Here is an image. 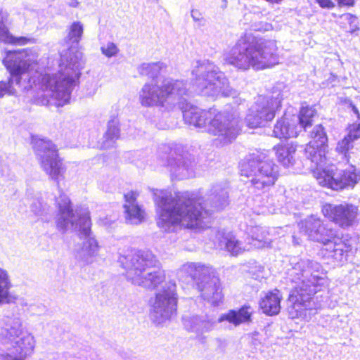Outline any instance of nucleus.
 <instances>
[{"label": "nucleus", "instance_id": "6", "mask_svg": "<svg viewBox=\"0 0 360 360\" xmlns=\"http://www.w3.org/2000/svg\"><path fill=\"white\" fill-rule=\"evenodd\" d=\"M56 201L60 212L58 228L62 231L72 229L84 237L82 246L76 251V259L83 264L94 263L98 255L99 246L95 238L91 236V223L89 210L81 207L74 212L70 200L65 194H60Z\"/></svg>", "mask_w": 360, "mask_h": 360}, {"label": "nucleus", "instance_id": "38", "mask_svg": "<svg viewBox=\"0 0 360 360\" xmlns=\"http://www.w3.org/2000/svg\"><path fill=\"white\" fill-rule=\"evenodd\" d=\"M332 246L333 250L330 257L337 261H342L344 257L345 252H346L345 250V244L340 242L338 243L337 245H333Z\"/></svg>", "mask_w": 360, "mask_h": 360}, {"label": "nucleus", "instance_id": "36", "mask_svg": "<svg viewBox=\"0 0 360 360\" xmlns=\"http://www.w3.org/2000/svg\"><path fill=\"white\" fill-rule=\"evenodd\" d=\"M340 18L342 20L340 23H345L347 22L349 25V30L348 32L353 33L355 30L359 29L357 26V18L356 16L350 13H345L341 15Z\"/></svg>", "mask_w": 360, "mask_h": 360}, {"label": "nucleus", "instance_id": "27", "mask_svg": "<svg viewBox=\"0 0 360 360\" xmlns=\"http://www.w3.org/2000/svg\"><path fill=\"white\" fill-rule=\"evenodd\" d=\"M219 247L224 248L233 256H237L245 251L251 249V244L247 243L243 245L240 241L237 240L235 236L228 234L222 238L219 241Z\"/></svg>", "mask_w": 360, "mask_h": 360}, {"label": "nucleus", "instance_id": "24", "mask_svg": "<svg viewBox=\"0 0 360 360\" xmlns=\"http://www.w3.org/2000/svg\"><path fill=\"white\" fill-rule=\"evenodd\" d=\"M281 299L282 295L278 290L275 289L269 291L261 298L259 302L260 308L264 314L269 316L276 315L281 310Z\"/></svg>", "mask_w": 360, "mask_h": 360}, {"label": "nucleus", "instance_id": "28", "mask_svg": "<svg viewBox=\"0 0 360 360\" xmlns=\"http://www.w3.org/2000/svg\"><path fill=\"white\" fill-rule=\"evenodd\" d=\"M298 132L297 127L295 126V122L290 123L288 119L285 117L277 121L273 131L274 136L279 139L297 136Z\"/></svg>", "mask_w": 360, "mask_h": 360}, {"label": "nucleus", "instance_id": "44", "mask_svg": "<svg viewBox=\"0 0 360 360\" xmlns=\"http://www.w3.org/2000/svg\"><path fill=\"white\" fill-rule=\"evenodd\" d=\"M353 110L357 115V116L359 117V111H358L357 108L355 106H353Z\"/></svg>", "mask_w": 360, "mask_h": 360}, {"label": "nucleus", "instance_id": "35", "mask_svg": "<svg viewBox=\"0 0 360 360\" xmlns=\"http://www.w3.org/2000/svg\"><path fill=\"white\" fill-rule=\"evenodd\" d=\"M67 39L72 44H78L84 33V25L80 21H74L67 29Z\"/></svg>", "mask_w": 360, "mask_h": 360}, {"label": "nucleus", "instance_id": "2", "mask_svg": "<svg viewBox=\"0 0 360 360\" xmlns=\"http://www.w3.org/2000/svg\"><path fill=\"white\" fill-rule=\"evenodd\" d=\"M291 265L288 274L295 286L289 296V314L295 319L305 316L306 310L316 309L314 295L327 281L326 271L317 262L294 258Z\"/></svg>", "mask_w": 360, "mask_h": 360}, {"label": "nucleus", "instance_id": "10", "mask_svg": "<svg viewBox=\"0 0 360 360\" xmlns=\"http://www.w3.org/2000/svg\"><path fill=\"white\" fill-rule=\"evenodd\" d=\"M191 95L184 80L167 78L160 84L155 79L146 82L139 91V99L144 107L164 106L167 103L184 109Z\"/></svg>", "mask_w": 360, "mask_h": 360}, {"label": "nucleus", "instance_id": "41", "mask_svg": "<svg viewBox=\"0 0 360 360\" xmlns=\"http://www.w3.org/2000/svg\"><path fill=\"white\" fill-rule=\"evenodd\" d=\"M326 246V250L328 252V257H330V255L332 254L333 250V245H337L338 243L333 241V239H330L328 241H326V243H322Z\"/></svg>", "mask_w": 360, "mask_h": 360}, {"label": "nucleus", "instance_id": "39", "mask_svg": "<svg viewBox=\"0 0 360 360\" xmlns=\"http://www.w3.org/2000/svg\"><path fill=\"white\" fill-rule=\"evenodd\" d=\"M316 1L323 8H332L335 6L332 0H316Z\"/></svg>", "mask_w": 360, "mask_h": 360}, {"label": "nucleus", "instance_id": "13", "mask_svg": "<svg viewBox=\"0 0 360 360\" xmlns=\"http://www.w3.org/2000/svg\"><path fill=\"white\" fill-rule=\"evenodd\" d=\"M254 309L250 305H243L238 309H231L221 314L217 321L210 315H194L183 318L184 326L186 330L194 333L196 338L202 343L206 342L205 333L211 332L217 323L228 321L237 327L243 323L252 322Z\"/></svg>", "mask_w": 360, "mask_h": 360}, {"label": "nucleus", "instance_id": "40", "mask_svg": "<svg viewBox=\"0 0 360 360\" xmlns=\"http://www.w3.org/2000/svg\"><path fill=\"white\" fill-rule=\"evenodd\" d=\"M191 17L195 22H201L203 20V18L202 16L201 13L198 10H192L191 11Z\"/></svg>", "mask_w": 360, "mask_h": 360}, {"label": "nucleus", "instance_id": "14", "mask_svg": "<svg viewBox=\"0 0 360 360\" xmlns=\"http://www.w3.org/2000/svg\"><path fill=\"white\" fill-rule=\"evenodd\" d=\"M179 271L191 277L203 300L214 306H218L222 302L220 280L212 266L201 263L187 262L181 266Z\"/></svg>", "mask_w": 360, "mask_h": 360}, {"label": "nucleus", "instance_id": "7", "mask_svg": "<svg viewBox=\"0 0 360 360\" xmlns=\"http://www.w3.org/2000/svg\"><path fill=\"white\" fill-rule=\"evenodd\" d=\"M185 122L197 128L207 125L209 134L217 136L221 145H227L235 140L240 131L239 120L227 112H218L215 108L208 110L191 106L183 110Z\"/></svg>", "mask_w": 360, "mask_h": 360}, {"label": "nucleus", "instance_id": "5", "mask_svg": "<svg viewBox=\"0 0 360 360\" xmlns=\"http://www.w3.org/2000/svg\"><path fill=\"white\" fill-rule=\"evenodd\" d=\"M83 53L76 46H71L60 53V70L52 76L47 75L46 94L39 102L43 105L54 104L63 106L69 103L71 92L84 68Z\"/></svg>", "mask_w": 360, "mask_h": 360}, {"label": "nucleus", "instance_id": "42", "mask_svg": "<svg viewBox=\"0 0 360 360\" xmlns=\"http://www.w3.org/2000/svg\"><path fill=\"white\" fill-rule=\"evenodd\" d=\"M338 4L341 6H354L355 0H337Z\"/></svg>", "mask_w": 360, "mask_h": 360}, {"label": "nucleus", "instance_id": "34", "mask_svg": "<svg viewBox=\"0 0 360 360\" xmlns=\"http://www.w3.org/2000/svg\"><path fill=\"white\" fill-rule=\"evenodd\" d=\"M316 111L314 108L310 107H302L300 112V115L296 121H298L297 129H307V127H311Z\"/></svg>", "mask_w": 360, "mask_h": 360}, {"label": "nucleus", "instance_id": "9", "mask_svg": "<svg viewBox=\"0 0 360 360\" xmlns=\"http://www.w3.org/2000/svg\"><path fill=\"white\" fill-rule=\"evenodd\" d=\"M0 343L6 349L1 360H25L32 354L36 341L17 315L4 316L0 321Z\"/></svg>", "mask_w": 360, "mask_h": 360}, {"label": "nucleus", "instance_id": "21", "mask_svg": "<svg viewBox=\"0 0 360 360\" xmlns=\"http://www.w3.org/2000/svg\"><path fill=\"white\" fill-rule=\"evenodd\" d=\"M300 233L309 240L319 243H326L334 239L335 231L327 227L321 220L315 216H311L299 224Z\"/></svg>", "mask_w": 360, "mask_h": 360}, {"label": "nucleus", "instance_id": "26", "mask_svg": "<svg viewBox=\"0 0 360 360\" xmlns=\"http://www.w3.org/2000/svg\"><path fill=\"white\" fill-rule=\"evenodd\" d=\"M274 150L278 162L284 167L293 165L294 155L296 151V146L293 143L278 144L274 147Z\"/></svg>", "mask_w": 360, "mask_h": 360}, {"label": "nucleus", "instance_id": "17", "mask_svg": "<svg viewBox=\"0 0 360 360\" xmlns=\"http://www.w3.org/2000/svg\"><path fill=\"white\" fill-rule=\"evenodd\" d=\"M177 305L176 285L174 281L165 283L151 300L150 317L156 324H160L175 314Z\"/></svg>", "mask_w": 360, "mask_h": 360}, {"label": "nucleus", "instance_id": "22", "mask_svg": "<svg viewBox=\"0 0 360 360\" xmlns=\"http://www.w3.org/2000/svg\"><path fill=\"white\" fill-rule=\"evenodd\" d=\"M139 193L136 191H131L124 194V210L125 219L131 224H138L142 222L144 218V210L138 204L136 200Z\"/></svg>", "mask_w": 360, "mask_h": 360}, {"label": "nucleus", "instance_id": "3", "mask_svg": "<svg viewBox=\"0 0 360 360\" xmlns=\"http://www.w3.org/2000/svg\"><path fill=\"white\" fill-rule=\"evenodd\" d=\"M311 139L305 148V154L319 184L333 190L353 188L360 179V172L354 166L349 165L342 170L338 169L334 165L325 167L328 137L322 125L314 127Z\"/></svg>", "mask_w": 360, "mask_h": 360}, {"label": "nucleus", "instance_id": "20", "mask_svg": "<svg viewBox=\"0 0 360 360\" xmlns=\"http://www.w3.org/2000/svg\"><path fill=\"white\" fill-rule=\"evenodd\" d=\"M167 162L172 177L184 179L194 176V158L182 148H171Z\"/></svg>", "mask_w": 360, "mask_h": 360}, {"label": "nucleus", "instance_id": "33", "mask_svg": "<svg viewBox=\"0 0 360 360\" xmlns=\"http://www.w3.org/2000/svg\"><path fill=\"white\" fill-rule=\"evenodd\" d=\"M30 212L37 217L46 219V215L49 213L50 207L41 198L33 199L30 206Z\"/></svg>", "mask_w": 360, "mask_h": 360}, {"label": "nucleus", "instance_id": "29", "mask_svg": "<svg viewBox=\"0 0 360 360\" xmlns=\"http://www.w3.org/2000/svg\"><path fill=\"white\" fill-rule=\"evenodd\" d=\"M11 287L7 271L0 268V304H12L18 300L15 295L9 292Z\"/></svg>", "mask_w": 360, "mask_h": 360}, {"label": "nucleus", "instance_id": "25", "mask_svg": "<svg viewBox=\"0 0 360 360\" xmlns=\"http://www.w3.org/2000/svg\"><path fill=\"white\" fill-rule=\"evenodd\" d=\"M7 15L0 11V44L11 45H25L30 39L25 37H16L13 36L7 27Z\"/></svg>", "mask_w": 360, "mask_h": 360}, {"label": "nucleus", "instance_id": "37", "mask_svg": "<svg viewBox=\"0 0 360 360\" xmlns=\"http://www.w3.org/2000/svg\"><path fill=\"white\" fill-rule=\"evenodd\" d=\"M101 51L106 57L111 58L117 55L119 49L113 42L108 41L106 44L101 47Z\"/></svg>", "mask_w": 360, "mask_h": 360}, {"label": "nucleus", "instance_id": "4", "mask_svg": "<svg viewBox=\"0 0 360 360\" xmlns=\"http://www.w3.org/2000/svg\"><path fill=\"white\" fill-rule=\"evenodd\" d=\"M276 41L245 33L224 54V61L241 71L261 70L278 63Z\"/></svg>", "mask_w": 360, "mask_h": 360}, {"label": "nucleus", "instance_id": "18", "mask_svg": "<svg viewBox=\"0 0 360 360\" xmlns=\"http://www.w3.org/2000/svg\"><path fill=\"white\" fill-rule=\"evenodd\" d=\"M281 105L279 94L276 97L259 96L250 108L246 122L250 128L263 127L275 117L276 110Z\"/></svg>", "mask_w": 360, "mask_h": 360}, {"label": "nucleus", "instance_id": "8", "mask_svg": "<svg viewBox=\"0 0 360 360\" xmlns=\"http://www.w3.org/2000/svg\"><path fill=\"white\" fill-rule=\"evenodd\" d=\"M119 262L126 270L127 280L146 289H155L165 280L160 262L149 250H131L121 256Z\"/></svg>", "mask_w": 360, "mask_h": 360}, {"label": "nucleus", "instance_id": "45", "mask_svg": "<svg viewBox=\"0 0 360 360\" xmlns=\"http://www.w3.org/2000/svg\"><path fill=\"white\" fill-rule=\"evenodd\" d=\"M162 149L165 150V151H167V150L170 149L169 146H162Z\"/></svg>", "mask_w": 360, "mask_h": 360}, {"label": "nucleus", "instance_id": "46", "mask_svg": "<svg viewBox=\"0 0 360 360\" xmlns=\"http://www.w3.org/2000/svg\"><path fill=\"white\" fill-rule=\"evenodd\" d=\"M294 242L296 243L297 244H299V242H296L295 241V238L294 237Z\"/></svg>", "mask_w": 360, "mask_h": 360}, {"label": "nucleus", "instance_id": "16", "mask_svg": "<svg viewBox=\"0 0 360 360\" xmlns=\"http://www.w3.org/2000/svg\"><path fill=\"white\" fill-rule=\"evenodd\" d=\"M32 145L41 168L56 182L59 188V179L63 178L65 168L58 157L56 146L48 139L38 138L32 139Z\"/></svg>", "mask_w": 360, "mask_h": 360}, {"label": "nucleus", "instance_id": "23", "mask_svg": "<svg viewBox=\"0 0 360 360\" xmlns=\"http://www.w3.org/2000/svg\"><path fill=\"white\" fill-rule=\"evenodd\" d=\"M360 138V123L353 124L348 128V134L338 143L336 150L342 155V159L349 160V152L354 146V141Z\"/></svg>", "mask_w": 360, "mask_h": 360}, {"label": "nucleus", "instance_id": "1", "mask_svg": "<svg viewBox=\"0 0 360 360\" xmlns=\"http://www.w3.org/2000/svg\"><path fill=\"white\" fill-rule=\"evenodd\" d=\"M229 186L226 181L212 186L204 200L188 191L172 195L167 191H156L154 201L157 205L158 226L165 231H172L176 225L188 229L203 228L204 219L211 212L221 210L229 202Z\"/></svg>", "mask_w": 360, "mask_h": 360}, {"label": "nucleus", "instance_id": "43", "mask_svg": "<svg viewBox=\"0 0 360 360\" xmlns=\"http://www.w3.org/2000/svg\"><path fill=\"white\" fill-rule=\"evenodd\" d=\"M79 5V2L77 0H71V1L69 3V6L70 7L75 8Z\"/></svg>", "mask_w": 360, "mask_h": 360}, {"label": "nucleus", "instance_id": "47", "mask_svg": "<svg viewBox=\"0 0 360 360\" xmlns=\"http://www.w3.org/2000/svg\"><path fill=\"white\" fill-rule=\"evenodd\" d=\"M155 1H158V0H155Z\"/></svg>", "mask_w": 360, "mask_h": 360}, {"label": "nucleus", "instance_id": "12", "mask_svg": "<svg viewBox=\"0 0 360 360\" xmlns=\"http://www.w3.org/2000/svg\"><path fill=\"white\" fill-rule=\"evenodd\" d=\"M194 91L205 96H235L237 91L230 86L224 73L213 63L204 60L196 62L192 70Z\"/></svg>", "mask_w": 360, "mask_h": 360}, {"label": "nucleus", "instance_id": "32", "mask_svg": "<svg viewBox=\"0 0 360 360\" xmlns=\"http://www.w3.org/2000/svg\"><path fill=\"white\" fill-rule=\"evenodd\" d=\"M166 68V65L162 62L143 63L138 68L140 75L153 78L157 77L160 71Z\"/></svg>", "mask_w": 360, "mask_h": 360}, {"label": "nucleus", "instance_id": "11", "mask_svg": "<svg viewBox=\"0 0 360 360\" xmlns=\"http://www.w3.org/2000/svg\"><path fill=\"white\" fill-rule=\"evenodd\" d=\"M240 172L247 178L246 183L255 189L266 191L273 186L279 176V167L262 151L247 155L240 163Z\"/></svg>", "mask_w": 360, "mask_h": 360}, {"label": "nucleus", "instance_id": "19", "mask_svg": "<svg viewBox=\"0 0 360 360\" xmlns=\"http://www.w3.org/2000/svg\"><path fill=\"white\" fill-rule=\"evenodd\" d=\"M322 212L325 217L344 229L355 225L359 215L358 207L347 202L326 204L322 207Z\"/></svg>", "mask_w": 360, "mask_h": 360}, {"label": "nucleus", "instance_id": "15", "mask_svg": "<svg viewBox=\"0 0 360 360\" xmlns=\"http://www.w3.org/2000/svg\"><path fill=\"white\" fill-rule=\"evenodd\" d=\"M3 64L10 73L6 80L0 81V98L4 96H13L16 91L13 84H19L21 75L32 68V62L25 49L8 51L3 59Z\"/></svg>", "mask_w": 360, "mask_h": 360}, {"label": "nucleus", "instance_id": "30", "mask_svg": "<svg viewBox=\"0 0 360 360\" xmlns=\"http://www.w3.org/2000/svg\"><path fill=\"white\" fill-rule=\"evenodd\" d=\"M120 137L119 122L117 119L113 118L108 123L107 131L103 135L101 147L104 149L114 146V144Z\"/></svg>", "mask_w": 360, "mask_h": 360}, {"label": "nucleus", "instance_id": "31", "mask_svg": "<svg viewBox=\"0 0 360 360\" xmlns=\"http://www.w3.org/2000/svg\"><path fill=\"white\" fill-rule=\"evenodd\" d=\"M251 238H249L248 243L251 244V248H263L271 243V240L268 238L269 233L261 226L252 227L250 230Z\"/></svg>", "mask_w": 360, "mask_h": 360}]
</instances>
